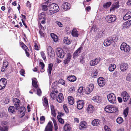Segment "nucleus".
Returning <instances> with one entry per match:
<instances>
[{"instance_id":"nucleus-40","label":"nucleus","mask_w":131,"mask_h":131,"mask_svg":"<svg viewBox=\"0 0 131 131\" xmlns=\"http://www.w3.org/2000/svg\"><path fill=\"white\" fill-rule=\"evenodd\" d=\"M116 65L114 64H111L109 67V70L110 71H113L115 69Z\"/></svg>"},{"instance_id":"nucleus-52","label":"nucleus","mask_w":131,"mask_h":131,"mask_svg":"<svg viewBox=\"0 0 131 131\" xmlns=\"http://www.w3.org/2000/svg\"><path fill=\"white\" fill-rule=\"evenodd\" d=\"M75 90V88L74 87H71L69 89V92L70 93H72L74 92Z\"/></svg>"},{"instance_id":"nucleus-10","label":"nucleus","mask_w":131,"mask_h":131,"mask_svg":"<svg viewBox=\"0 0 131 131\" xmlns=\"http://www.w3.org/2000/svg\"><path fill=\"white\" fill-rule=\"evenodd\" d=\"M50 8L52 9L55 13L59 11V8L58 5L55 3H52L50 6Z\"/></svg>"},{"instance_id":"nucleus-47","label":"nucleus","mask_w":131,"mask_h":131,"mask_svg":"<svg viewBox=\"0 0 131 131\" xmlns=\"http://www.w3.org/2000/svg\"><path fill=\"white\" fill-rule=\"evenodd\" d=\"M103 32L102 31H100L99 32L96 36V37L97 38V39H99L101 38L102 37Z\"/></svg>"},{"instance_id":"nucleus-12","label":"nucleus","mask_w":131,"mask_h":131,"mask_svg":"<svg viewBox=\"0 0 131 131\" xmlns=\"http://www.w3.org/2000/svg\"><path fill=\"white\" fill-rule=\"evenodd\" d=\"M13 104L16 107V109L17 110L19 107L20 101L18 99L15 98L13 99Z\"/></svg>"},{"instance_id":"nucleus-51","label":"nucleus","mask_w":131,"mask_h":131,"mask_svg":"<svg viewBox=\"0 0 131 131\" xmlns=\"http://www.w3.org/2000/svg\"><path fill=\"white\" fill-rule=\"evenodd\" d=\"M56 13L53 10L51 9H49V10L48 12V13L49 15H52Z\"/></svg>"},{"instance_id":"nucleus-23","label":"nucleus","mask_w":131,"mask_h":131,"mask_svg":"<svg viewBox=\"0 0 131 131\" xmlns=\"http://www.w3.org/2000/svg\"><path fill=\"white\" fill-rule=\"evenodd\" d=\"M87 111L89 113H91L93 112L94 110V108L93 105H89L87 108Z\"/></svg>"},{"instance_id":"nucleus-14","label":"nucleus","mask_w":131,"mask_h":131,"mask_svg":"<svg viewBox=\"0 0 131 131\" xmlns=\"http://www.w3.org/2000/svg\"><path fill=\"white\" fill-rule=\"evenodd\" d=\"M100 58H99L91 61L90 62V65L92 66L97 65L100 61Z\"/></svg>"},{"instance_id":"nucleus-15","label":"nucleus","mask_w":131,"mask_h":131,"mask_svg":"<svg viewBox=\"0 0 131 131\" xmlns=\"http://www.w3.org/2000/svg\"><path fill=\"white\" fill-rule=\"evenodd\" d=\"M25 108L24 107H21L20 110L19 111V117L21 118L25 115Z\"/></svg>"},{"instance_id":"nucleus-3","label":"nucleus","mask_w":131,"mask_h":131,"mask_svg":"<svg viewBox=\"0 0 131 131\" xmlns=\"http://www.w3.org/2000/svg\"><path fill=\"white\" fill-rule=\"evenodd\" d=\"M107 98L109 102L113 104H114L116 102V96L114 93H111L107 95Z\"/></svg>"},{"instance_id":"nucleus-55","label":"nucleus","mask_w":131,"mask_h":131,"mask_svg":"<svg viewBox=\"0 0 131 131\" xmlns=\"http://www.w3.org/2000/svg\"><path fill=\"white\" fill-rule=\"evenodd\" d=\"M40 54L42 58L45 61L46 59V58L45 53L41 51L40 52Z\"/></svg>"},{"instance_id":"nucleus-7","label":"nucleus","mask_w":131,"mask_h":131,"mask_svg":"<svg viewBox=\"0 0 131 131\" xmlns=\"http://www.w3.org/2000/svg\"><path fill=\"white\" fill-rule=\"evenodd\" d=\"M121 94V96L124 102H126L129 98V95L126 91L122 92Z\"/></svg>"},{"instance_id":"nucleus-46","label":"nucleus","mask_w":131,"mask_h":131,"mask_svg":"<svg viewBox=\"0 0 131 131\" xmlns=\"http://www.w3.org/2000/svg\"><path fill=\"white\" fill-rule=\"evenodd\" d=\"M112 3L111 2H109L104 4L103 6L104 8H107L109 7L111 5Z\"/></svg>"},{"instance_id":"nucleus-8","label":"nucleus","mask_w":131,"mask_h":131,"mask_svg":"<svg viewBox=\"0 0 131 131\" xmlns=\"http://www.w3.org/2000/svg\"><path fill=\"white\" fill-rule=\"evenodd\" d=\"M47 51L48 55L51 58H52L54 56L55 53L54 51L51 47L49 46L47 48Z\"/></svg>"},{"instance_id":"nucleus-57","label":"nucleus","mask_w":131,"mask_h":131,"mask_svg":"<svg viewBox=\"0 0 131 131\" xmlns=\"http://www.w3.org/2000/svg\"><path fill=\"white\" fill-rule=\"evenodd\" d=\"M116 9L118 8L119 7V2H117L114 3L113 4Z\"/></svg>"},{"instance_id":"nucleus-22","label":"nucleus","mask_w":131,"mask_h":131,"mask_svg":"<svg viewBox=\"0 0 131 131\" xmlns=\"http://www.w3.org/2000/svg\"><path fill=\"white\" fill-rule=\"evenodd\" d=\"M92 100L95 102L97 103H100L101 101V98L99 96L97 95L94 97Z\"/></svg>"},{"instance_id":"nucleus-17","label":"nucleus","mask_w":131,"mask_h":131,"mask_svg":"<svg viewBox=\"0 0 131 131\" xmlns=\"http://www.w3.org/2000/svg\"><path fill=\"white\" fill-rule=\"evenodd\" d=\"M128 66V65L126 63H121L120 66L121 70L122 71H124L127 69Z\"/></svg>"},{"instance_id":"nucleus-24","label":"nucleus","mask_w":131,"mask_h":131,"mask_svg":"<svg viewBox=\"0 0 131 131\" xmlns=\"http://www.w3.org/2000/svg\"><path fill=\"white\" fill-rule=\"evenodd\" d=\"M53 64L52 63L49 64L48 65V69H47L49 76H50L51 74V71L52 70Z\"/></svg>"},{"instance_id":"nucleus-28","label":"nucleus","mask_w":131,"mask_h":131,"mask_svg":"<svg viewBox=\"0 0 131 131\" xmlns=\"http://www.w3.org/2000/svg\"><path fill=\"white\" fill-rule=\"evenodd\" d=\"M131 17V12H128L123 17V19L125 20H127Z\"/></svg>"},{"instance_id":"nucleus-43","label":"nucleus","mask_w":131,"mask_h":131,"mask_svg":"<svg viewBox=\"0 0 131 131\" xmlns=\"http://www.w3.org/2000/svg\"><path fill=\"white\" fill-rule=\"evenodd\" d=\"M39 18L40 19H43L45 20L46 18V17L43 13H40V15H39Z\"/></svg>"},{"instance_id":"nucleus-61","label":"nucleus","mask_w":131,"mask_h":131,"mask_svg":"<svg viewBox=\"0 0 131 131\" xmlns=\"http://www.w3.org/2000/svg\"><path fill=\"white\" fill-rule=\"evenodd\" d=\"M37 94L39 96H40L41 94V91L40 89H37Z\"/></svg>"},{"instance_id":"nucleus-44","label":"nucleus","mask_w":131,"mask_h":131,"mask_svg":"<svg viewBox=\"0 0 131 131\" xmlns=\"http://www.w3.org/2000/svg\"><path fill=\"white\" fill-rule=\"evenodd\" d=\"M52 120L54 126V129L56 131H57L58 128V127L56 121L54 118H52Z\"/></svg>"},{"instance_id":"nucleus-25","label":"nucleus","mask_w":131,"mask_h":131,"mask_svg":"<svg viewBox=\"0 0 131 131\" xmlns=\"http://www.w3.org/2000/svg\"><path fill=\"white\" fill-rule=\"evenodd\" d=\"M68 80L71 82H74L77 79L76 77L74 75H70L67 77Z\"/></svg>"},{"instance_id":"nucleus-48","label":"nucleus","mask_w":131,"mask_h":131,"mask_svg":"<svg viewBox=\"0 0 131 131\" xmlns=\"http://www.w3.org/2000/svg\"><path fill=\"white\" fill-rule=\"evenodd\" d=\"M123 121V119L121 117H119L116 119V122L118 124H121Z\"/></svg>"},{"instance_id":"nucleus-20","label":"nucleus","mask_w":131,"mask_h":131,"mask_svg":"<svg viewBox=\"0 0 131 131\" xmlns=\"http://www.w3.org/2000/svg\"><path fill=\"white\" fill-rule=\"evenodd\" d=\"M50 4L48 3H45L42 4V8L44 11L47 10L48 8H50Z\"/></svg>"},{"instance_id":"nucleus-42","label":"nucleus","mask_w":131,"mask_h":131,"mask_svg":"<svg viewBox=\"0 0 131 131\" xmlns=\"http://www.w3.org/2000/svg\"><path fill=\"white\" fill-rule=\"evenodd\" d=\"M71 57L70 56L68 55L67 57V59L64 60V63L65 64H67L69 62Z\"/></svg>"},{"instance_id":"nucleus-54","label":"nucleus","mask_w":131,"mask_h":131,"mask_svg":"<svg viewBox=\"0 0 131 131\" xmlns=\"http://www.w3.org/2000/svg\"><path fill=\"white\" fill-rule=\"evenodd\" d=\"M20 44L22 45L21 47L23 48L25 50L26 49H28L26 46L23 42H21L20 43Z\"/></svg>"},{"instance_id":"nucleus-58","label":"nucleus","mask_w":131,"mask_h":131,"mask_svg":"<svg viewBox=\"0 0 131 131\" xmlns=\"http://www.w3.org/2000/svg\"><path fill=\"white\" fill-rule=\"evenodd\" d=\"M104 129L105 131H111V129L108 126L105 125L104 127Z\"/></svg>"},{"instance_id":"nucleus-63","label":"nucleus","mask_w":131,"mask_h":131,"mask_svg":"<svg viewBox=\"0 0 131 131\" xmlns=\"http://www.w3.org/2000/svg\"><path fill=\"white\" fill-rule=\"evenodd\" d=\"M39 33L40 36L42 37H44L45 35L42 31L41 30H39Z\"/></svg>"},{"instance_id":"nucleus-35","label":"nucleus","mask_w":131,"mask_h":131,"mask_svg":"<svg viewBox=\"0 0 131 131\" xmlns=\"http://www.w3.org/2000/svg\"><path fill=\"white\" fill-rule=\"evenodd\" d=\"M16 109L13 106H9L8 108V111L9 112L12 113H14L15 112Z\"/></svg>"},{"instance_id":"nucleus-29","label":"nucleus","mask_w":131,"mask_h":131,"mask_svg":"<svg viewBox=\"0 0 131 131\" xmlns=\"http://www.w3.org/2000/svg\"><path fill=\"white\" fill-rule=\"evenodd\" d=\"M68 102L70 105H72L74 103V99L73 97L69 96L68 98Z\"/></svg>"},{"instance_id":"nucleus-30","label":"nucleus","mask_w":131,"mask_h":131,"mask_svg":"<svg viewBox=\"0 0 131 131\" xmlns=\"http://www.w3.org/2000/svg\"><path fill=\"white\" fill-rule=\"evenodd\" d=\"M7 80L4 78L1 79L0 80V84L5 87V85L7 83Z\"/></svg>"},{"instance_id":"nucleus-33","label":"nucleus","mask_w":131,"mask_h":131,"mask_svg":"<svg viewBox=\"0 0 131 131\" xmlns=\"http://www.w3.org/2000/svg\"><path fill=\"white\" fill-rule=\"evenodd\" d=\"M71 34L73 36L76 37H78L79 35L78 31L75 28H74L73 29L72 31Z\"/></svg>"},{"instance_id":"nucleus-64","label":"nucleus","mask_w":131,"mask_h":131,"mask_svg":"<svg viewBox=\"0 0 131 131\" xmlns=\"http://www.w3.org/2000/svg\"><path fill=\"white\" fill-rule=\"evenodd\" d=\"M64 110L66 113H68L69 112V110L68 108L65 105H63V107Z\"/></svg>"},{"instance_id":"nucleus-1","label":"nucleus","mask_w":131,"mask_h":131,"mask_svg":"<svg viewBox=\"0 0 131 131\" xmlns=\"http://www.w3.org/2000/svg\"><path fill=\"white\" fill-rule=\"evenodd\" d=\"M118 40V38L116 37H110L105 40L104 42V45L106 46L110 45L113 42L117 41Z\"/></svg>"},{"instance_id":"nucleus-56","label":"nucleus","mask_w":131,"mask_h":131,"mask_svg":"<svg viewBox=\"0 0 131 131\" xmlns=\"http://www.w3.org/2000/svg\"><path fill=\"white\" fill-rule=\"evenodd\" d=\"M126 79L127 81H130L131 80V74H130L129 73L127 74Z\"/></svg>"},{"instance_id":"nucleus-31","label":"nucleus","mask_w":131,"mask_h":131,"mask_svg":"<svg viewBox=\"0 0 131 131\" xmlns=\"http://www.w3.org/2000/svg\"><path fill=\"white\" fill-rule=\"evenodd\" d=\"M8 62L6 61H4L3 63V67L1 69L2 71H4L5 69L8 66Z\"/></svg>"},{"instance_id":"nucleus-13","label":"nucleus","mask_w":131,"mask_h":131,"mask_svg":"<svg viewBox=\"0 0 131 131\" xmlns=\"http://www.w3.org/2000/svg\"><path fill=\"white\" fill-rule=\"evenodd\" d=\"M53 127L52 123L50 121L46 126L45 131H52Z\"/></svg>"},{"instance_id":"nucleus-37","label":"nucleus","mask_w":131,"mask_h":131,"mask_svg":"<svg viewBox=\"0 0 131 131\" xmlns=\"http://www.w3.org/2000/svg\"><path fill=\"white\" fill-rule=\"evenodd\" d=\"M86 126V124L84 122H81L80 124L79 128L80 129H82V128H85Z\"/></svg>"},{"instance_id":"nucleus-9","label":"nucleus","mask_w":131,"mask_h":131,"mask_svg":"<svg viewBox=\"0 0 131 131\" xmlns=\"http://www.w3.org/2000/svg\"><path fill=\"white\" fill-rule=\"evenodd\" d=\"M94 88V85L93 84H91L89 85L86 88L85 92L86 94H90L93 90Z\"/></svg>"},{"instance_id":"nucleus-4","label":"nucleus","mask_w":131,"mask_h":131,"mask_svg":"<svg viewBox=\"0 0 131 131\" xmlns=\"http://www.w3.org/2000/svg\"><path fill=\"white\" fill-rule=\"evenodd\" d=\"M120 49L124 51L125 52H128L130 50V47L126 43L123 42L121 44Z\"/></svg>"},{"instance_id":"nucleus-34","label":"nucleus","mask_w":131,"mask_h":131,"mask_svg":"<svg viewBox=\"0 0 131 131\" xmlns=\"http://www.w3.org/2000/svg\"><path fill=\"white\" fill-rule=\"evenodd\" d=\"M43 106L45 107V109L47 108L48 106V102L47 98L46 97H45L43 102Z\"/></svg>"},{"instance_id":"nucleus-21","label":"nucleus","mask_w":131,"mask_h":131,"mask_svg":"<svg viewBox=\"0 0 131 131\" xmlns=\"http://www.w3.org/2000/svg\"><path fill=\"white\" fill-rule=\"evenodd\" d=\"M63 96L61 93H60L58 96L57 97L56 99L57 101L59 103H61L63 100Z\"/></svg>"},{"instance_id":"nucleus-16","label":"nucleus","mask_w":131,"mask_h":131,"mask_svg":"<svg viewBox=\"0 0 131 131\" xmlns=\"http://www.w3.org/2000/svg\"><path fill=\"white\" fill-rule=\"evenodd\" d=\"M97 82L99 85L101 87L103 86L105 83L104 79L102 77H100L98 79Z\"/></svg>"},{"instance_id":"nucleus-39","label":"nucleus","mask_w":131,"mask_h":131,"mask_svg":"<svg viewBox=\"0 0 131 131\" xmlns=\"http://www.w3.org/2000/svg\"><path fill=\"white\" fill-rule=\"evenodd\" d=\"M83 86L80 87L78 89V94L81 95H82L83 93Z\"/></svg>"},{"instance_id":"nucleus-53","label":"nucleus","mask_w":131,"mask_h":131,"mask_svg":"<svg viewBox=\"0 0 131 131\" xmlns=\"http://www.w3.org/2000/svg\"><path fill=\"white\" fill-rule=\"evenodd\" d=\"M7 128L6 126H3V127H0V131H7Z\"/></svg>"},{"instance_id":"nucleus-36","label":"nucleus","mask_w":131,"mask_h":131,"mask_svg":"<svg viewBox=\"0 0 131 131\" xmlns=\"http://www.w3.org/2000/svg\"><path fill=\"white\" fill-rule=\"evenodd\" d=\"M63 42L65 44L69 45L71 43V41L68 39L67 37H65L64 38Z\"/></svg>"},{"instance_id":"nucleus-6","label":"nucleus","mask_w":131,"mask_h":131,"mask_svg":"<svg viewBox=\"0 0 131 131\" xmlns=\"http://www.w3.org/2000/svg\"><path fill=\"white\" fill-rule=\"evenodd\" d=\"M57 54L58 57L63 58L64 56V53L62 50L60 48H58L56 50Z\"/></svg>"},{"instance_id":"nucleus-18","label":"nucleus","mask_w":131,"mask_h":131,"mask_svg":"<svg viewBox=\"0 0 131 131\" xmlns=\"http://www.w3.org/2000/svg\"><path fill=\"white\" fill-rule=\"evenodd\" d=\"M71 7L70 4L67 3L65 2L62 5V7L63 8L64 11H66L69 10Z\"/></svg>"},{"instance_id":"nucleus-2","label":"nucleus","mask_w":131,"mask_h":131,"mask_svg":"<svg viewBox=\"0 0 131 131\" xmlns=\"http://www.w3.org/2000/svg\"><path fill=\"white\" fill-rule=\"evenodd\" d=\"M105 111L107 112L113 113L116 112L117 110V107L113 105H107L105 108Z\"/></svg>"},{"instance_id":"nucleus-19","label":"nucleus","mask_w":131,"mask_h":131,"mask_svg":"<svg viewBox=\"0 0 131 131\" xmlns=\"http://www.w3.org/2000/svg\"><path fill=\"white\" fill-rule=\"evenodd\" d=\"M82 48V47H80L75 51L73 54V57L74 59L79 56V53H80L81 50Z\"/></svg>"},{"instance_id":"nucleus-5","label":"nucleus","mask_w":131,"mask_h":131,"mask_svg":"<svg viewBox=\"0 0 131 131\" xmlns=\"http://www.w3.org/2000/svg\"><path fill=\"white\" fill-rule=\"evenodd\" d=\"M105 19L108 23H112L116 20V17L115 15H109L106 16Z\"/></svg>"},{"instance_id":"nucleus-11","label":"nucleus","mask_w":131,"mask_h":131,"mask_svg":"<svg viewBox=\"0 0 131 131\" xmlns=\"http://www.w3.org/2000/svg\"><path fill=\"white\" fill-rule=\"evenodd\" d=\"M77 108L78 109L81 110L82 109L84 106V102L83 100H78L77 101Z\"/></svg>"},{"instance_id":"nucleus-32","label":"nucleus","mask_w":131,"mask_h":131,"mask_svg":"<svg viewBox=\"0 0 131 131\" xmlns=\"http://www.w3.org/2000/svg\"><path fill=\"white\" fill-rule=\"evenodd\" d=\"M45 66V64L43 62H40L39 67H41L40 71L41 72H43L44 71L45 69L44 68Z\"/></svg>"},{"instance_id":"nucleus-26","label":"nucleus","mask_w":131,"mask_h":131,"mask_svg":"<svg viewBox=\"0 0 131 131\" xmlns=\"http://www.w3.org/2000/svg\"><path fill=\"white\" fill-rule=\"evenodd\" d=\"M32 85L34 87L36 88L38 87V85L37 84V82L36 79V78H34L32 79Z\"/></svg>"},{"instance_id":"nucleus-41","label":"nucleus","mask_w":131,"mask_h":131,"mask_svg":"<svg viewBox=\"0 0 131 131\" xmlns=\"http://www.w3.org/2000/svg\"><path fill=\"white\" fill-rule=\"evenodd\" d=\"M51 36L53 39V41L55 42H57L58 40L57 36L55 34L53 33L51 34Z\"/></svg>"},{"instance_id":"nucleus-62","label":"nucleus","mask_w":131,"mask_h":131,"mask_svg":"<svg viewBox=\"0 0 131 131\" xmlns=\"http://www.w3.org/2000/svg\"><path fill=\"white\" fill-rule=\"evenodd\" d=\"M59 122L61 124H63L64 123V121L63 119L60 118H57Z\"/></svg>"},{"instance_id":"nucleus-49","label":"nucleus","mask_w":131,"mask_h":131,"mask_svg":"<svg viewBox=\"0 0 131 131\" xmlns=\"http://www.w3.org/2000/svg\"><path fill=\"white\" fill-rule=\"evenodd\" d=\"M45 118L44 116H42L40 117V123L41 124H43L45 121Z\"/></svg>"},{"instance_id":"nucleus-59","label":"nucleus","mask_w":131,"mask_h":131,"mask_svg":"<svg viewBox=\"0 0 131 131\" xmlns=\"http://www.w3.org/2000/svg\"><path fill=\"white\" fill-rule=\"evenodd\" d=\"M59 82L60 84L64 85L65 83V81L62 79H60L58 81Z\"/></svg>"},{"instance_id":"nucleus-45","label":"nucleus","mask_w":131,"mask_h":131,"mask_svg":"<svg viewBox=\"0 0 131 131\" xmlns=\"http://www.w3.org/2000/svg\"><path fill=\"white\" fill-rule=\"evenodd\" d=\"M51 114L54 117L56 116V114L55 113V111L54 110V107L53 106H51Z\"/></svg>"},{"instance_id":"nucleus-60","label":"nucleus","mask_w":131,"mask_h":131,"mask_svg":"<svg viewBox=\"0 0 131 131\" xmlns=\"http://www.w3.org/2000/svg\"><path fill=\"white\" fill-rule=\"evenodd\" d=\"M126 25L129 27L131 25V20H129L125 22Z\"/></svg>"},{"instance_id":"nucleus-50","label":"nucleus","mask_w":131,"mask_h":131,"mask_svg":"<svg viewBox=\"0 0 131 131\" xmlns=\"http://www.w3.org/2000/svg\"><path fill=\"white\" fill-rule=\"evenodd\" d=\"M128 109L127 108L124 110L123 114L125 117L127 116L128 113Z\"/></svg>"},{"instance_id":"nucleus-38","label":"nucleus","mask_w":131,"mask_h":131,"mask_svg":"<svg viewBox=\"0 0 131 131\" xmlns=\"http://www.w3.org/2000/svg\"><path fill=\"white\" fill-rule=\"evenodd\" d=\"M64 129L65 131H70L71 127L69 124H66L64 126Z\"/></svg>"},{"instance_id":"nucleus-27","label":"nucleus","mask_w":131,"mask_h":131,"mask_svg":"<svg viewBox=\"0 0 131 131\" xmlns=\"http://www.w3.org/2000/svg\"><path fill=\"white\" fill-rule=\"evenodd\" d=\"M100 120L98 119H95L92 122V124L94 126H97L100 125Z\"/></svg>"}]
</instances>
